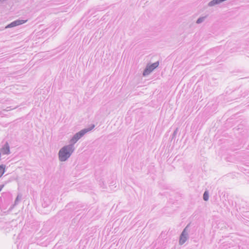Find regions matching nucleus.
Listing matches in <instances>:
<instances>
[{"mask_svg": "<svg viewBox=\"0 0 249 249\" xmlns=\"http://www.w3.org/2000/svg\"><path fill=\"white\" fill-rule=\"evenodd\" d=\"M3 187H4L3 185H0V192L1 191V190L2 189Z\"/></svg>", "mask_w": 249, "mask_h": 249, "instance_id": "13", "label": "nucleus"}, {"mask_svg": "<svg viewBox=\"0 0 249 249\" xmlns=\"http://www.w3.org/2000/svg\"><path fill=\"white\" fill-rule=\"evenodd\" d=\"M74 151V147L72 144L64 146L59 151V160L61 161L67 160Z\"/></svg>", "mask_w": 249, "mask_h": 249, "instance_id": "1", "label": "nucleus"}, {"mask_svg": "<svg viewBox=\"0 0 249 249\" xmlns=\"http://www.w3.org/2000/svg\"><path fill=\"white\" fill-rule=\"evenodd\" d=\"M95 127V125L92 124L91 125V126L89 127V128H85V129H82L83 130H86V133L91 131L92 129H93Z\"/></svg>", "mask_w": 249, "mask_h": 249, "instance_id": "12", "label": "nucleus"}, {"mask_svg": "<svg viewBox=\"0 0 249 249\" xmlns=\"http://www.w3.org/2000/svg\"><path fill=\"white\" fill-rule=\"evenodd\" d=\"M86 133V130H81L79 132L75 133L70 141L69 144H72L74 146V144L80 139Z\"/></svg>", "mask_w": 249, "mask_h": 249, "instance_id": "2", "label": "nucleus"}, {"mask_svg": "<svg viewBox=\"0 0 249 249\" xmlns=\"http://www.w3.org/2000/svg\"><path fill=\"white\" fill-rule=\"evenodd\" d=\"M19 200L20 199L19 198V196H18L17 198H16V200H15V201L14 204L12 205L11 206V207H10V208H9V210L10 211H11L15 207V206H16L18 204Z\"/></svg>", "mask_w": 249, "mask_h": 249, "instance_id": "9", "label": "nucleus"}, {"mask_svg": "<svg viewBox=\"0 0 249 249\" xmlns=\"http://www.w3.org/2000/svg\"><path fill=\"white\" fill-rule=\"evenodd\" d=\"M47 206V205H44V207H45Z\"/></svg>", "mask_w": 249, "mask_h": 249, "instance_id": "14", "label": "nucleus"}, {"mask_svg": "<svg viewBox=\"0 0 249 249\" xmlns=\"http://www.w3.org/2000/svg\"><path fill=\"white\" fill-rule=\"evenodd\" d=\"M178 128H177L173 132V134L171 135V136H170V141L172 142V141L173 140H175L176 137H177V134L178 133Z\"/></svg>", "mask_w": 249, "mask_h": 249, "instance_id": "7", "label": "nucleus"}, {"mask_svg": "<svg viewBox=\"0 0 249 249\" xmlns=\"http://www.w3.org/2000/svg\"><path fill=\"white\" fill-rule=\"evenodd\" d=\"M159 61H157L150 65H147L143 71V75H146L150 74L154 70L158 67Z\"/></svg>", "mask_w": 249, "mask_h": 249, "instance_id": "4", "label": "nucleus"}, {"mask_svg": "<svg viewBox=\"0 0 249 249\" xmlns=\"http://www.w3.org/2000/svg\"><path fill=\"white\" fill-rule=\"evenodd\" d=\"M0 153L1 152L3 154L8 155L10 154V147L9 144L7 142H6L5 143L2 145V147L0 148Z\"/></svg>", "mask_w": 249, "mask_h": 249, "instance_id": "6", "label": "nucleus"}, {"mask_svg": "<svg viewBox=\"0 0 249 249\" xmlns=\"http://www.w3.org/2000/svg\"><path fill=\"white\" fill-rule=\"evenodd\" d=\"M203 199L205 201H207L209 199V193L208 191H205L203 196Z\"/></svg>", "mask_w": 249, "mask_h": 249, "instance_id": "10", "label": "nucleus"}, {"mask_svg": "<svg viewBox=\"0 0 249 249\" xmlns=\"http://www.w3.org/2000/svg\"><path fill=\"white\" fill-rule=\"evenodd\" d=\"M188 227H189V226L187 225L184 229L183 231H182V232H181V234L180 235L179 240V245H183L186 241V240L188 239V238H189V235H188V232H189Z\"/></svg>", "mask_w": 249, "mask_h": 249, "instance_id": "3", "label": "nucleus"}, {"mask_svg": "<svg viewBox=\"0 0 249 249\" xmlns=\"http://www.w3.org/2000/svg\"><path fill=\"white\" fill-rule=\"evenodd\" d=\"M5 171V165L4 164L0 165V177H1Z\"/></svg>", "mask_w": 249, "mask_h": 249, "instance_id": "8", "label": "nucleus"}, {"mask_svg": "<svg viewBox=\"0 0 249 249\" xmlns=\"http://www.w3.org/2000/svg\"><path fill=\"white\" fill-rule=\"evenodd\" d=\"M27 20L17 19L9 24L6 28H12L25 23Z\"/></svg>", "mask_w": 249, "mask_h": 249, "instance_id": "5", "label": "nucleus"}, {"mask_svg": "<svg viewBox=\"0 0 249 249\" xmlns=\"http://www.w3.org/2000/svg\"><path fill=\"white\" fill-rule=\"evenodd\" d=\"M205 18H206L205 17H202L199 18L197 19L196 23L197 24H200V23H202V22H203L204 21Z\"/></svg>", "mask_w": 249, "mask_h": 249, "instance_id": "11", "label": "nucleus"}]
</instances>
